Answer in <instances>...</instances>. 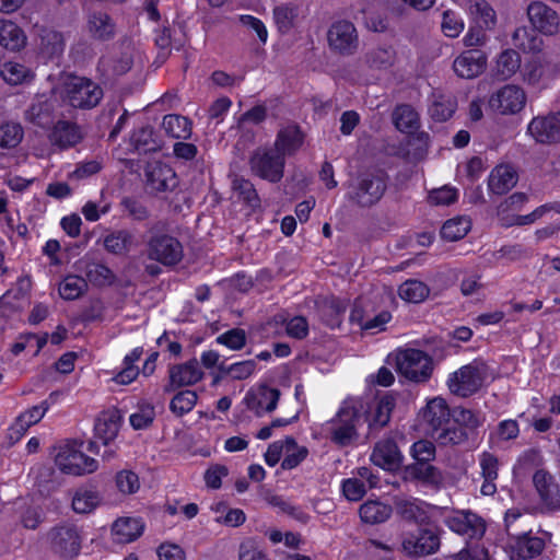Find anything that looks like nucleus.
<instances>
[{
	"label": "nucleus",
	"mask_w": 560,
	"mask_h": 560,
	"mask_svg": "<svg viewBox=\"0 0 560 560\" xmlns=\"http://www.w3.org/2000/svg\"><path fill=\"white\" fill-rule=\"evenodd\" d=\"M440 546L438 535L429 529L419 530L415 534H406L402 538V550L412 557H421L434 553Z\"/></svg>",
	"instance_id": "16"
},
{
	"label": "nucleus",
	"mask_w": 560,
	"mask_h": 560,
	"mask_svg": "<svg viewBox=\"0 0 560 560\" xmlns=\"http://www.w3.org/2000/svg\"><path fill=\"white\" fill-rule=\"evenodd\" d=\"M81 534L75 526L65 525L51 532V545L61 557H74L81 548Z\"/></svg>",
	"instance_id": "18"
},
{
	"label": "nucleus",
	"mask_w": 560,
	"mask_h": 560,
	"mask_svg": "<svg viewBox=\"0 0 560 560\" xmlns=\"http://www.w3.org/2000/svg\"><path fill=\"white\" fill-rule=\"evenodd\" d=\"M86 290V280L75 275L66 276L58 285L59 295L66 301L79 299Z\"/></svg>",
	"instance_id": "37"
},
{
	"label": "nucleus",
	"mask_w": 560,
	"mask_h": 560,
	"mask_svg": "<svg viewBox=\"0 0 560 560\" xmlns=\"http://www.w3.org/2000/svg\"><path fill=\"white\" fill-rule=\"evenodd\" d=\"M487 58L479 50H467L459 55L453 63L455 73L465 79H472L486 68Z\"/></svg>",
	"instance_id": "23"
},
{
	"label": "nucleus",
	"mask_w": 560,
	"mask_h": 560,
	"mask_svg": "<svg viewBox=\"0 0 560 560\" xmlns=\"http://www.w3.org/2000/svg\"><path fill=\"white\" fill-rule=\"evenodd\" d=\"M527 133L538 143L560 142V109L534 117L527 126Z\"/></svg>",
	"instance_id": "11"
},
{
	"label": "nucleus",
	"mask_w": 560,
	"mask_h": 560,
	"mask_svg": "<svg viewBox=\"0 0 560 560\" xmlns=\"http://www.w3.org/2000/svg\"><path fill=\"white\" fill-rule=\"evenodd\" d=\"M458 198V190L452 186L445 185L429 192L428 199L434 206H448Z\"/></svg>",
	"instance_id": "61"
},
{
	"label": "nucleus",
	"mask_w": 560,
	"mask_h": 560,
	"mask_svg": "<svg viewBox=\"0 0 560 560\" xmlns=\"http://www.w3.org/2000/svg\"><path fill=\"white\" fill-rule=\"evenodd\" d=\"M465 23L458 13L446 10L442 15L441 28L445 36L456 38L464 31Z\"/></svg>",
	"instance_id": "54"
},
{
	"label": "nucleus",
	"mask_w": 560,
	"mask_h": 560,
	"mask_svg": "<svg viewBox=\"0 0 560 560\" xmlns=\"http://www.w3.org/2000/svg\"><path fill=\"white\" fill-rule=\"evenodd\" d=\"M88 31L94 38L108 39L114 35V24L106 13L94 12L89 16Z\"/></svg>",
	"instance_id": "38"
},
{
	"label": "nucleus",
	"mask_w": 560,
	"mask_h": 560,
	"mask_svg": "<svg viewBox=\"0 0 560 560\" xmlns=\"http://www.w3.org/2000/svg\"><path fill=\"white\" fill-rule=\"evenodd\" d=\"M197 402V394L192 390H182L176 394L170 404V409L176 416L188 413Z\"/></svg>",
	"instance_id": "53"
},
{
	"label": "nucleus",
	"mask_w": 560,
	"mask_h": 560,
	"mask_svg": "<svg viewBox=\"0 0 560 560\" xmlns=\"http://www.w3.org/2000/svg\"><path fill=\"white\" fill-rule=\"evenodd\" d=\"M145 176L148 188L155 192L173 190L177 186L175 172L161 162L148 164Z\"/></svg>",
	"instance_id": "20"
},
{
	"label": "nucleus",
	"mask_w": 560,
	"mask_h": 560,
	"mask_svg": "<svg viewBox=\"0 0 560 560\" xmlns=\"http://www.w3.org/2000/svg\"><path fill=\"white\" fill-rule=\"evenodd\" d=\"M131 143L138 151L155 150L158 144L153 140V130L150 127H142L131 136Z\"/></svg>",
	"instance_id": "62"
},
{
	"label": "nucleus",
	"mask_w": 560,
	"mask_h": 560,
	"mask_svg": "<svg viewBox=\"0 0 560 560\" xmlns=\"http://www.w3.org/2000/svg\"><path fill=\"white\" fill-rule=\"evenodd\" d=\"M0 77L10 85H18L33 79L32 71L19 62H4L0 69Z\"/></svg>",
	"instance_id": "36"
},
{
	"label": "nucleus",
	"mask_w": 560,
	"mask_h": 560,
	"mask_svg": "<svg viewBox=\"0 0 560 560\" xmlns=\"http://www.w3.org/2000/svg\"><path fill=\"white\" fill-rule=\"evenodd\" d=\"M49 409L48 400L42 401L37 406H33L21 413L11 427L12 433H16V438L22 436L30 427L39 422Z\"/></svg>",
	"instance_id": "32"
},
{
	"label": "nucleus",
	"mask_w": 560,
	"mask_h": 560,
	"mask_svg": "<svg viewBox=\"0 0 560 560\" xmlns=\"http://www.w3.org/2000/svg\"><path fill=\"white\" fill-rule=\"evenodd\" d=\"M364 401L369 405L366 412V421L370 428L384 427L389 422L392 411L396 405V399L393 394H387L380 399Z\"/></svg>",
	"instance_id": "25"
},
{
	"label": "nucleus",
	"mask_w": 560,
	"mask_h": 560,
	"mask_svg": "<svg viewBox=\"0 0 560 560\" xmlns=\"http://www.w3.org/2000/svg\"><path fill=\"white\" fill-rule=\"evenodd\" d=\"M329 47L340 54H352L358 47V33L349 21H337L328 30Z\"/></svg>",
	"instance_id": "14"
},
{
	"label": "nucleus",
	"mask_w": 560,
	"mask_h": 560,
	"mask_svg": "<svg viewBox=\"0 0 560 560\" xmlns=\"http://www.w3.org/2000/svg\"><path fill=\"white\" fill-rule=\"evenodd\" d=\"M162 127L167 135L177 139H186L191 132L189 120L179 115H166L163 118Z\"/></svg>",
	"instance_id": "45"
},
{
	"label": "nucleus",
	"mask_w": 560,
	"mask_h": 560,
	"mask_svg": "<svg viewBox=\"0 0 560 560\" xmlns=\"http://www.w3.org/2000/svg\"><path fill=\"white\" fill-rule=\"evenodd\" d=\"M144 530V523L139 517L125 516L117 518L112 526L114 540L128 544L138 539Z\"/></svg>",
	"instance_id": "26"
},
{
	"label": "nucleus",
	"mask_w": 560,
	"mask_h": 560,
	"mask_svg": "<svg viewBox=\"0 0 560 560\" xmlns=\"http://www.w3.org/2000/svg\"><path fill=\"white\" fill-rule=\"evenodd\" d=\"M202 377L203 372L197 360H190L170 369V384L173 387L194 385Z\"/></svg>",
	"instance_id": "27"
},
{
	"label": "nucleus",
	"mask_w": 560,
	"mask_h": 560,
	"mask_svg": "<svg viewBox=\"0 0 560 560\" xmlns=\"http://www.w3.org/2000/svg\"><path fill=\"white\" fill-rule=\"evenodd\" d=\"M132 236L127 231H119L107 235L104 240L105 248L114 254H124L130 249Z\"/></svg>",
	"instance_id": "52"
},
{
	"label": "nucleus",
	"mask_w": 560,
	"mask_h": 560,
	"mask_svg": "<svg viewBox=\"0 0 560 560\" xmlns=\"http://www.w3.org/2000/svg\"><path fill=\"white\" fill-rule=\"evenodd\" d=\"M517 183L515 170L505 164L498 165L489 176L488 187L497 195H503L511 190Z\"/></svg>",
	"instance_id": "30"
},
{
	"label": "nucleus",
	"mask_w": 560,
	"mask_h": 560,
	"mask_svg": "<svg viewBox=\"0 0 560 560\" xmlns=\"http://www.w3.org/2000/svg\"><path fill=\"white\" fill-rule=\"evenodd\" d=\"M283 443V459L281 466L283 469L295 468L308 454L305 446L299 445L292 438H287Z\"/></svg>",
	"instance_id": "40"
},
{
	"label": "nucleus",
	"mask_w": 560,
	"mask_h": 560,
	"mask_svg": "<svg viewBox=\"0 0 560 560\" xmlns=\"http://www.w3.org/2000/svg\"><path fill=\"white\" fill-rule=\"evenodd\" d=\"M25 32L10 20H0V46L9 51H20L26 46Z\"/></svg>",
	"instance_id": "28"
},
{
	"label": "nucleus",
	"mask_w": 560,
	"mask_h": 560,
	"mask_svg": "<svg viewBox=\"0 0 560 560\" xmlns=\"http://www.w3.org/2000/svg\"><path fill=\"white\" fill-rule=\"evenodd\" d=\"M115 481L118 490L124 494H133L140 489L139 477L132 470L125 469L117 472Z\"/></svg>",
	"instance_id": "57"
},
{
	"label": "nucleus",
	"mask_w": 560,
	"mask_h": 560,
	"mask_svg": "<svg viewBox=\"0 0 560 560\" xmlns=\"http://www.w3.org/2000/svg\"><path fill=\"white\" fill-rule=\"evenodd\" d=\"M399 296L410 303H420L429 295V288L421 281L407 280L398 289Z\"/></svg>",
	"instance_id": "47"
},
{
	"label": "nucleus",
	"mask_w": 560,
	"mask_h": 560,
	"mask_svg": "<svg viewBox=\"0 0 560 560\" xmlns=\"http://www.w3.org/2000/svg\"><path fill=\"white\" fill-rule=\"evenodd\" d=\"M396 370L406 378L421 383L429 380L433 370L431 357L418 349H404L395 353Z\"/></svg>",
	"instance_id": "4"
},
{
	"label": "nucleus",
	"mask_w": 560,
	"mask_h": 560,
	"mask_svg": "<svg viewBox=\"0 0 560 560\" xmlns=\"http://www.w3.org/2000/svg\"><path fill=\"white\" fill-rule=\"evenodd\" d=\"M521 56L513 49L503 50L497 58L495 72L502 80L511 79L521 70Z\"/></svg>",
	"instance_id": "34"
},
{
	"label": "nucleus",
	"mask_w": 560,
	"mask_h": 560,
	"mask_svg": "<svg viewBox=\"0 0 560 560\" xmlns=\"http://www.w3.org/2000/svg\"><path fill=\"white\" fill-rule=\"evenodd\" d=\"M51 109L52 107L47 100L40 96L32 104L26 116L32 122L45 127L50 124Z\"/></svg>",
	"instance_id": "50"
},
{
	"label": "nucleus",
	"mask_w": 560,
	"mask_h": 560,
	"mask_svg": "<svg viewBox=\"0 0 560 560\" xmlns=\"http://www.w3.org/2000/svg\"><path fill=\"white\" fill-rule=\"evenodd\" d=\"M558 69L547 55L536 56L525 62L522 68V80L532 86H547Z\"/></svg>",
	"instance_id": "12"
},
{
	"label": "nucleus",
	"mask_w": 560,
	"mask_h": 560,
	"mask_svg": "<svg viewBox=\"0 0 560 560\" xmlns=\"http://www.w3.org/2000/svg\"><path fill=\"white\" fill-rule=\"evenodd\" d=\"M518 434V423L515 420L508 419L498 424L495 431L491 434V441L494 444H499L501 442L514 440Z\"/></svg>",
	"instance_id": "55"
},
{
	"label": "nucleus",
	"mask_w": 560,
	"mask_h": 560,
	"mask_svg": "<svg viewBox=\"0 0 560 560\" xmlns=\"http://www.w3.org/2000/svg\"><path fill=\"white\" fill-rule=\"evenodd\" d=\"M441 445H458L466 441V432L458 427L444 428L432 434Z\"/></svg>",
	"instance_id": "56"
},
{
	"label": "nucleus",
	"mask_w": 560,
	"mask_h": 560,
	"mask_svg": "<svg viewBox=\"0 0 560 560\" xmlns=\"http://www.w3.org/2000/svg\"><path fill=\"white\" fill-rule=\"evenodd\" d=\"M86 279L94 285H110L115 281L114 272L105 265L91 262L85 269Z\"/></svg>",
	"instance_id": "49"
},
{
	"label": "nucleus",
	"mask_w": 560,
	"mask_h": 560,
	"mask_svg": "<svg viewBox=\"0 0 560 560\" xmlns=\"http://www.w3.org/2000/svg\"><path fill=\"white\" fill-rule=\"evenodd\" d=\"M299 8L291 3H283L273 9V20L278 31L288 34L296 25Z\"/></svg>",
	"instance_id": "35"
},
{
	"label": "nucleus",
	"mask_w": 560,
	"mask_h": 560,
	"mask_svg": "<svg viewBox=\"0 0 560 560\" xmlns=\"http://www.w3.org/2000/svg\"><path fill=\"white\" fill-rule=\"evenodd\" d=\"M250 167L257 176L276 183L283 176L284 160L272 150L258 149L250 159Z\"/></svg>",
	"instance_id": "10"
},
{
	"label": "nucleus",
	"mask_w": 560,
	"mask_h": 560,
	"mask_svg": "<svg viewBox=\"0 0 560 560\" xmlns=\"http://www.w3.org/2000/svg\"><path fill=\"white\" fill-rule=\"evenodd\" d=\"M410 455L418 463H429L435 457V446L427 440L417 441L411 445Z\"/></svg>",
	"instance_id": "63"
},
{
	"label": "nucleus",
	"mask_w": 560,
	"mask_h": 560,
	"mask_svg": "<svg viewBox=\"0 0 560 560\" xmlns=\"http://www.w3.org/2000/svg\"><path fill=\"white\" fill-rule=\"evenodd\" d=\"M527 103V94L516 84H505L493 92L488 100V107L494 114L508 116L522 112Z\"/></svg>",
	"instance_id": "6"
},
{
	"label": "nucleus",
	"mask_w": 560,
	"mask_h": 560,
	"mask_svg": "<svg viewBox=\"0 0 560 560\" xmlns=\"http://www.w3.org/2000/svg\"><path fill=\"white\" fill-rule=\"evenodd\" d=\"M303 143V135L298 126L290 125L282 128L275 142V152L283 159L300 149Z\"/></svg>",
	"instance_id": "31"
},
{
	"label": "nucleus",
	"mask_w": 560,
	"mask_h": 560,
	"mask_svg": "<svg viewBox=\"0 0 560 560\" xmlns=\"http://www.w3.org/2000/svg\"><path fill=\"white\" fill-rule=\"evenodd\" d=\"M155 417L153 406L149 404L140 405L138 410L130 415L129 421L135 430H142L148 428Z\"/></svg>",
	"instance_id": "59"
},
{
	"label": "nucleus",
	"mask_w": 560,
	"mask_h": 560,
	"mask_svg": "<svg viewBox=\"0 0 560 560\" xmlns=\"http://www.w3.org/2000/svg\"><path fill=\"white\" fill-rule=\"evenodd\" d=\"M512 40L517 48L526 52L539 51L542 46V39L525 26L514 31Z\"/></svg>",
	"instance_id": "42"
},
{
	"label": "nucleus",
	"mask_w": 560,
	"mask_h": 560,
	"mask_svg": "<svg viewBox=\"0 0 560 560\" xmlns=\"http://www.w3.org/2000/svg\"><path fill=\"white\" fill-rule=\"evenodd\" d=\"M100 495L91 489H79L72 498V508L77 513H90L100 504Z\"/></svg>",
	"instance_id": "48"
},
{
	"label": "nucleus",
	"mask_w": 560,
	"mask_h": 560,
	"mask_svg": "<svg viewBox=\"0 0 560 560\" xmlns=\"http://www.w3.org/2000/svg\"><path fill=\"white\" fill-rule=\"evenodd\" d=\"M65 48L63 36L56 31L45 30L40 36L42 54L48 58L59 56Z\"/></svg>",
	"instance_id": "46"
},
{
	"label": "nucleus",
	"mask_w": 560,
	"mask_h": 560,
	"mask_svg": "<svg viewBox=\"0 0 560 560\" xmlns=\"http://www.w3.org/2000/svg\"><path fill=\"white\" fill-rule=\"evenodd\" d=\"M420 417L428 424V431L433 434L448 423L451 411L444 398L434 397L427 402Z\"/></svg>",
	"instance_id": "21"
},
{
	"label": "nucleus",
	"mask_w": 560,
	"mask_h": 560,
	"mask_svg": "<svg viewBox=\"0 0 560 560\" xmlns=\"http://www.w3.org/2000/svg\"><path fill=\"white\" fill-rule=\"evenodd\" d=\"M217 342L231 350H240L245 346L246 335L242 329H231L218 336Z\"/></svg>",
	"instance_id": "64"
},
{
	"label": "nucleus",
	"mask_w": 560,
	"mask_h": 560,
	"mask_svg": "<svg viewBox=\"0 0 560 560\" xmlns=\"http://www.w3.org/2000/svg\"><path fill=\"white\" fill-rule=\"evenodd\" d=\"M394 122L400 131L411 133L419 126V116L412 107L400 105L394 112Z\"/></svg>",
	"instance_id": "44"
},
{
	"label": "nucleus",
	"mask_w": 560,
	"mask_h": 560,
	"mask_svg": "<svg viewBox=\"0 0 560 560\" xmlns=\"http://www.w3.org/2000/svg\"><path fill=\"white\" fill-rule=\"evenodd\" d=\"M360 517L368 524H378L392 515V508L378 500H369L360 506Z\"/></svg>",
	"instance_id": "33"
},
{
	"label": "nucleus",
	"mask_w": 560,
	"mask_h": 560,
	"mask_svg": "<svg viewBox=\"0 0 560 560\" xmlns=\"http://www.w3.org/2000/svg\"><path fill=\"white\" fill-rule=\"evenodd\" d=\"M23 138V131L18 124H3L0 126V147L13 148Z\"/></svg>",
	"instance_id": "60"
},
{
	"label": "nucleus",
	"mask_w": 560,
	"mask_h": 560,
	"mask_svg": "<svg viewBox=\"0 0 560 560\" xmlns=\"http://www.w3.org/2000/svg\"><path fill=\"white\" fill-rule=\"evenodd\" d=\"M456 103L451 96L433 94L432 104L429 107V114L436 121H445L452 117L455 112Z\"/></svg>",
	"instance_id": "43"
},
{
	"label": "nucleus",
	"mask_w": 560,
	"mask_h": 560,
	"mask_svg": "<svg viewBox=\"0 0 560 560\" xmlns=\"http://www.w3.org/2000/svg\"><path fill=\"white\" fill-rule=\"evenodd\" d=\"M395 54L388 48H376L366 56V62L374 69H386L394 63Z\"/></svg>",
	"instance_id": "58"
},
{
	"label": "nucleus",
	"mask_w": 560,
	"mask_h": 560,
	"mask_svg": "<svg viewBox=\"0 0 560 560\" xmlns=\"http://www.w3.org/2000/svg\"><path fill=\"white\" fill-rule=\"evenodd\" d=\"M233 194L250 207L258 205V196L253 184L244 178L235 177L232 182Z\"/></svg>",
	"instance_id": "51"
},
{
	"label": "nucleus",
	"mask_w": 560,
	"mask_h": 560,
	"mask_svg": "<svg viewBox=\"0 0 560 560\" xmlns=\"http://www.w3.org/2000/svg\"><path fill=\"white\" fill-rule=\"evenodd\" d=\"M279 396V390L275 388L257 386L246 393L243 402L249 410L260 416L264 412H270L276 409Z\"/></svg>",
	"instance_id": "19"
},
{
	"label": "nucleus",
	"mask_w": 560,
	"mask_h": 560,
	"mask_svg": "<svg viewBox=\"0 0 560 560\" xmlns=\"http://www.w3.org/2000/svg\"><path fill=\"white\" fill-rule=\"evenodd\" d=\"M371 462L387 471L398 470L404 462V455L399 451L397 444L390 439L378 441L372 453Z\"/></svg>",
	"instance_id": "17"
},
{
	"label": "nucleus",
	"mask_w": 560,
	"mask_h": 560,
	"mask_svg": "<svg viewBox=\"0 0 560 560\" xmlns=\"http://www.w3.org/2000/svg\"><path fill=\"white\" fill-rule=\"evenodd\" d=\"M512 557L528 560L536 558L545 548V540L537 536L524 534L516 536L512 544Z\"/></svg>",
	"instance_id": "29"
},
{
	"label": "nucleus",
	"mask_w": 560,
	"mask_h": 560,
	"mask_svg": "<svg viewBox=\"0 0 560 560\" xmlns=\"http://www.w3.org/2000/svg\"><path fill=\"white\" fill-rule=\"evenodd\" d=\"M148 255L163 265H175L183 255L180 243L170 235H158L149 242Z\"/></svg>",
	"instance_id": "15"
},
{
	"label": "nucleus",
	"mask_w": 560,
	"mask_h": 560,
	"mask_svg": "<svg viewBox=\"0 0 560 560\" xmlns=\"http://www.w3.org/2000/svg\"><path fill=\"white\" fill-rule=\"evenodd\" d=\"M60 93L69 105L78 108L94 107L103 96L102 89L92 80L73 74L62 78Z\"/></svg>",
	"instance_id": "2"
},
{
	"label": "nucleus",
	"mask_w": 560,
	"mask_h": 560,
	"mask_svg": "<svg viewBox=\"0 0 560 560\" xmlns=\"http://www.w3.org/2000/svg\"><path fill=\"white\" fill-rule=\"evenodd\" d=\"M122 416L118 409H107L96 418L94 432L95 438L105 445L113 442L120 429Z\"/></svg>",
	"instance_id": "22"
},
{
	"label": "nucleus",
	"mask_w": 560,
	"mask_h": 560,
	"mask_svg": "<svg viewBox=\"0 0 560 560\" xmlns=\"http://www.w3.org/2000/svg\"><path fill=\"white\" fill-rule=\"evenodd\" d=\"M527 18L533 28L544 35H556L560 30L558 13L541 1L528 5Z\"/></svg>",
	"instance_id": "13"
},
{
	"label": "nucleus",
	"mask_w": 560,
	"mask_h": 560,
	"mask_svg": "<svg viewBox=\"0 0 560 560\" xmlns=\"http://www.w3.org/2000/svg\"><path fill=\"white\" fill-rule=\"evenodd\" d=\"M80 139L78 127L66 121H59L51 133V141L61 148L74 145Z\"/></svg>",
	"instance_id": "39"
},
{
	"label": "nucleus",
	"mask_w": 560,
	"mask_h": 560,
	"mask_svg": "<svg viewBox=\"0 0 560 560\" xmlns=\"http://www.w3.org/2000/svg\"><path fill=\"white\" fill-rule=\"evenodd\" d=\"M467 13L478 28L491 31L497 25V12L487 0H468Z\"/></svg>",
	"instance_id": "24"
},
{
	"label": "nucleus",
	"mask_w": 560,
	"mask_h": 560,
	"mask_svg": "<svg viewBox=\"0 0 560 560\" xmlns=\"http://www.w3.org/2000/svg\"><path fill=\"white\" fill-rule=\"evenodd\" d=\"M533 483L539 497L541 513L560 512V489L553 477L546 470H537L533 476Z\"/></svg>",
	"instance_id": "9"
},
{
	"label": "nucleus",
	"mask_w": 560,
	"mask_h": 560,
	"mask_svg": "<svg viewBox=\"0 0 560 560\" xmlns=\"http://www.w3.org/2000/svg\"><path fill=\"white\" fill-rule=\"evenodd\" d=\"M386 185L377 175H365L349 185L347 197L361 207L376 203L384 195Z\"/></svg>",
	"instance_id": "7"
},
{
	"label": "nucleus",
	"mask_w": 560,
	"mask_h": 560,
	"mask_svg": "<svg viewBox=\"0 0 560 560\" xmlns=\"http://www.w3.org/2000/svg\"><path fill=\"white\" fill-rule=\"evenodd\" d=\"M55 464L63 474L73 476L91 474L98 468L97 460L85 455L82 444L78 442L61 444L57 450Z\"/></svg>",
	"instance_id": "3"
},
{
	"label": "nucleus",
	"mask_w": 560,
	"mask_h": 560,
	"mask_svg": "<svg viewBox=\"0 0 560 560\" xmlns=\"http://www.w3.org/2000/svg\"><path fill=\"white\" fill-rule=\"evenodd\" d=\"M445 525L468 539H479L486 532L485 521L470 511H450L444 514Z\"/></svg>",
	"instance_id": "8"
},
{
	"label": "nucleus",
	"mask_w": 560,
	"mask_h": 560,
	"mask_svg": "<svg viewBox=\"0 0 560 560\" xmlns=\"http://www.w3.org/2000/svg\"><path fill=\"white\" fill-rule=\"evenodd\" d=\"M471 222L467 217H456L447 220L442 229L441 235L444 240L455 242L463 238L470 230Z\"/></svg>",
	"instance_id": "41"
},
{
	"label": "nucleus",
	"mask_w": 560,
	"mask_h": 560,
	"mask_svg": "<svg viewBox=\"0 0 560 560\" xmlns=\"http://www.w3.org/2000/svg\"><path fill=\"white\" fill-rule=\"evenodd\" d=\"M368 411L369 405L363 398L347 397L336 415L322 424L320 433L340 447L349 446L359 440V430L366 421Z\"/></svg>",
	"instance_id": "1"
},
{
	"label": "nucleus",
	"mask_w": 560,
	"mask_h": 560,
	"mask_svg": "<svg viewBox=\"0 0 560 560\" xmlns=\"http://www.w3.org/2000/svg\"><path fill=\"white\" fill-rule=\"evenodd\" d=\"M485 382V368L471 362L451 373L447 377L450 392L459 397H468L478 392Z\"/></svg>",
	"instance_id": "5"
}]
</instances>
